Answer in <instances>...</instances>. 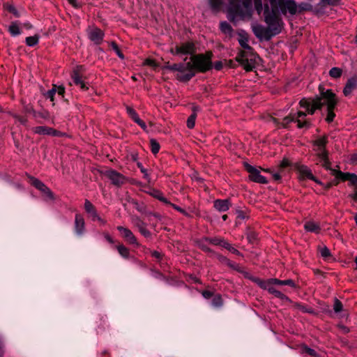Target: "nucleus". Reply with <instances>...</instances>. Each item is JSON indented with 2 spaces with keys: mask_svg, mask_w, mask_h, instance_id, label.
Here are the masks:
<instances>
[{
  "mask_svg": "<svg viewBox=\"0 0 357 357\" xmlns=\"http://www.w3.org/2000/svg\"><path fill=\"white\" fill-rule=\"evenodd\" d=\"M270 6L265 3L264 6V14H267L268 19L274 20L283 27L282 19L280 14L286 15L289 13L294 15L297 13V5L294 0H268Z\"/></svg>",
  "mask_w": 357,
  "mask_h": 357,
  "instance_id": "f257e3e1",
  "label": "nucleus"
},
{
  "mask_svg": "<svg viewBox=\"0 0 357 357\" xmlns=\"http://www.w3.org/2000/svg\"><path fill=\"white\" fill-rule=\"evenodd\" d=\"M252 2L257 13L260 15L264 10L261 0H229L227 18L231 22H234L237 17L241 18L252 12Z\"/></svg>",
  "mask_w": 357,
  "mask_h": 357,
  "instance_id": "f03ea898",
  "label": "nucleus"
},
{
  "mask_svg": "<svg viewBox=\"0 0 357 357\" xmlns=\"http://www.w3.org/2000/svg\"><path fill=\"white\" fill-rule=\"evenodd\" d=\"M270 17L267 14H264V21L268 25L264 27L261 24H257L252 26V31L255 36L260 40H270L273 36L281 33L283 27L276 22L274 20L268 19Z\"/></svg>",
  "mask_w": 357,
  "mask_h": 357,
  "instance_id": "7ed1b4c3",
  "label": "nucleus"
},
{
  "mask_svg": "<svg viewBox=\"0 0 357 357\" xmlns=\"http://www.w3.org/2000/svg\"><path fill=\"white\" fill-rule=\"evenodd\" d=\"M212 56L213 53L211 51H207L204 54L192 55V59L195 61L194 66L197 73H205L212 69Z\"/></svg>",
  "mask_w": 357,
  "mask_h": 357,
  "instance_id": "20e7f679",
  "label": "nucleus"
},
{
  "mask_svg": "<svg viewBox=\"0 0 357 357\" xmlns=\"http://www.w3.org/2000/svg\"><path fill=\"white\" fill-rule=\"evenodd\" d=\"M257 54L245 50H241L236 56V61L246 72L252 71L257 65Z\"/></svg>",
  "mask_w": 357,
  "mask_h": 357,
  "instance_id": "39448f33",
  "label": "nucleus"
},
{
  "mask_svg": "<svg viewBox=\"0 0 357 357\" xmlns=\"http://www.w3.org/2000/svg\"><path fill=\"white\" fill-rule=\"evenodd\" d=\"M319 94L314 98L319 99L321 102L322 107L326 105L327 107H337L338 104V98L337 95L332 89H326L323 85L319 86Z\"/></svg>",
  "mask_w": 357,
  "mask_h": 357,
  "instance_id": "423d86ee",
  "label": "nucleus"
},
{
  "mask_svg": "<svg viewBox=\"0 0 357 357\" xmlns=\"http://www.w3.org/2000/svg\"><path fill=\"white\" fill-rule=\"evenodd\" d=\"M243 167L245 171L249 173V179L257 183L266 184L268 183V180L261 174L260 171L249 163L245 162Z\"/></svg>",
  "mask_w": 357,
  "mask_h": 357,
  "instance_id": "0eeeda50",
  "label": "nucleus"
},
{
  "mask_svg": "<svg viewBox=\"0 0 357 357\" xmlns=\"http://www.w3.org/2000/svg\"><path fill=\"white\" fill-rule=\"evenodd\" d=\"M173 55L190 54L194 55L196 52V47L193 42L188 41L176 45L174 48L169 50Z\"/></svg>",
  "mask_w": 357,
  "mask_h": 357,
  "instance_id": "6e6552de",
  "label": "nucleus"
},
{
  "mask_svg": "<svg viewBox=\"0 0 357 357\" xmlns=\"http://www.w3.org/2000/svg\"><path fill=\"white\" fill-rule=\"evenodd\" d=\"M195 61L192 59V55L190 56V61L185 63V68L186 70L185 74L176 75V79L181 82H188L192 77H194L197 73L195 67L194 66Z\"/></svg>",
  "mask_w": 357,
  "mask_h": 357,
  "instance_id": "1a4fd4ad",
  "label": "nucleus"
},
{
  "mask_svg": "<svg viewBox=\"0 0 357 357\" xmlns=\"http://www.w3.org/2000/svg\"><path fill=\"white\" fill-rule=\"evenodd\" d=\"M28 178H29V182L31 185L44 193L50 199L54 200L55 199L54 195L50 188L40 180L31 175H28Z\"/></svg>",
  "mask_w": 357,
  "mask_h": 357,
  "instance_id": "9d476101",
  "label": "nucleus"
},
{
  "mask_svg": "<svg viewBox=\"0 0 357 357\" xmlns=\"http://www.w3.org/2000/svg\"><path fill=\"white\" fill-rule=\"evenodd\" d=\"M328 143V135H324L323 136L317 138V139L312 142V144L315 148L313 149L317 152L316 155L319 158L322 154L329 153L326 149V146Z\"/></svg>",
  "mask_w": 357,
  "mask_h": 357,
  "instance_id": "9b49d317",
  "label": "nucleus"
},
{
  "mask_svg": "<svg viewBox=\"0 0 357 357\" xmlns=\"http://www.w3.org/2000/svg\"><path fill=\"white\" fill-rule=\"evenodd\" d=\"M293 167L298 173V180L304 181L305 179H314V175L312 170L305 165L301 162L294 163Z\"/></svg>",
  "mask_w": 357,
  "mask_h": 357,
  "instance_id": "f8f14e48",
  "label": "nucleus"
},
{
  "mask_svg": "<svg viewBox=\"0 0 357 357\" xmlns=\"http://www.w3.org/2000/svg\"><path fill=\"white\" fill-rule=\"evenodd\" d=\"M105 174L112 183L117 187H121L127 181V178L124 175L114 169H109Z\"/></svg>",
  "mask_w": 357,
  "mask_h": 357,
  "instance_id": "ddd939ff",
  "label": "nucleus"
},
{
  "mask_svg": "<svg viewBox=\"0 0 357 357\" xmlns=\"http://www.w3.org/2000/svg\"><path fill=\"white\" fill-rule=\"evenodd\" d=\"M87 34L89 40L96 45H100L105 36V33L98 27H93L87 30Z\"/></svg>",
  "mask_w": 357,
  "mask_h": 357,
  "instance_id": "4468645a",
  "label": "nucleus"
},
{
  "mask_svg": "<svg viewBox=\"0 0 357 357\" xmlns=\"http://www.w3.org/2000/svg\"><path fill=\"white\" fill-rule=\"evenodd\" d=\"M116 229L126 242L131 245H139L137 238L130 229L123 226H118Z\"/></svg>",
  "mask_w": 357,
  "mask_h": 357,
  "instance_id": "2eb2a0df",
  "label": "nucleus"
},
{
  "mask_svg": "<svg viewBox=\"0 0 357 357\" xmlns=\"http://www.w3.org/2000/svg\"><path fill=\"white\" fill-rule=\"evenodd\" d=\"M357 89V74H354L349 77L343 89V94L344 96H349L352 92Z\"/></svg>",
  "mask_w": 357,
  "mask_h": 357,
  "instance_id": "dca6fc26",
  "label": "nucleus"
},
{
  "mask_svg": "<svg viewBox=\"0 0 357 357\" xmlns=\"http://www.w3.org/2000/svg\"><path fill=\"white\" fill-rule=\"evenodd\" d=\"M84 70L85 68L83 65H77L73 68L70 77L75 85L80 84V81L83 79V73Z\"/></svg>",
  "mask_w": 357,
  "mask_h": 357,
  "instance_id": "f3484780",
  "label": "nucleus"
},
{
  "mask_svg": "<svg viewBox=\"0 0 357 357\" xmlns=\"http://www.w3.org/2000/svg\"><path fill=\"white\" fill-rule=\"evenodd\" d=\"M231 206V203L229 199H217L213 202V207L219 212L227 211Z\"/></svg>",
  "mask_w": 357,
  "mask_h": 357,
  "instance_id": "a211bd4d",
  "label": "nucleus"
},
{
  "mask_svg": "<svg viewBox=\"0 0 357 357\" xmlns=\"http://www.w3.org/2000/svg\"><path fill=\"white\" fill-rule=\"evenodd\" d=\"M75 231L79 236L82 235L85 231V221L83 216L79 213L75 215Z\"/></svg>",
  "mask_w": 357,
  "mask_h": 357,
  "instance_id": "6ab92c4d",
  "label": "nucleus"
},
{
  "mask_svg": "<svg viewBox=\"0 0 357 357\" xmlns=\"http://www.w3.org/2000/svg\"><path fill=\"white\" fill-rule=\"evenodd\" d=\"M162 68L172 72H178L177 75H183L185 74L186 73L184 63L169 64V63L167 62Z\"/></svg>",
  "mask_w": 357,
  "mask_h": 357,
  "instance_id": "aec40b11",
  "label": "nucleus"
},
{
  "mask_svg": "<svg viewBox=\"0 0 357 357\" xmlns=\"http://www.w3.org/2000/svg\"><path fill=\"white\" fill-rule=\"evenodd\" d=\"M252 281L256 283L260 288L264 290H267L269 294L274 288L271 278L268 280H263L259 278H255L252 279Z\"/></svg>",
  "mask_w": 357,
  "mask_h": 357,
  "instance_id": "412c9836",
  "label": "nucleus"
},
{
  "mask_svg": "<svg viewBox=\"0 0 357 357\" xmlns=\"http://www.w3.org/2000/svg\"><path fill=\"white\" fill-rule=\"evenodd\" d=\"M235 214L236 215L237 221L248 220L250 216V211L245 207H238L235 209Z\"/></svg>",
  "mask_w": 357,
  "mask_h": 357,
  "instance_id": "4be33fe9",
  "label": "nucleus"
},
{
  "mask_svg": "<svg viewBox=\"0 0 357 357\" xmlns=\"http://www.w3.org/2000/svg\"><path fill=\"white\" fill-rule=\"evenodd\" d=\"M208 2L210 9L215 14L220 13L225 5L224 0H208Z\"/></svg>",
  "mask_w": 357,
  "mask_h": 357,
  "instance_id": "5701e85b",
  "label": "nucleus"
},
{
  "mask_svg": "<svg viewBox=\"0 0 357 357\" xmlns=\"http://www.w3.org/2000/svg\"><path fill=\"white\" fill-rule=\"evenodd\" d=\"M192 113L188 116L187 119V127L189 129H192L195 126V120L197 119V112L199 110V107L197 105H194L192 108Z\"/></svg>",
  "mask_w": 357,
  "mask_h": 357,
  "instance_id": "b1692460",
  "label": "nucleus"
},
{
  "mask_svg": "<svg viewBox=\"0 0 357 357\" xmlns=\"http://www.w3.org/2000/svg\"><path fill=\"white\" fill-rule=\"evenodd\" d=\"M304 229L307 231L313 232L315 234H319L321 230L320 225L314 221L306 222L304 225Z\"/></svg>",
  "mask_w": 357,
  "mask_h": 357,
  "instance_id": "393cba45",
  "label": "nucleus"
},
{
  "mask_svg": "<svg viewBox=\"0 0 357 357\" xmlns=\"http://www.w3.org/2000/svg\"><path fill=\"white\" fill-rule=\"evenodd\" d=\"M84 209L85 211L90 214L92 220H96V217H98V212L95 206L88 199H85L84 202Z\"/></svg>",
  "mask_w": 357,
  "mask_h": 357,
  "instance_id": "a878e982",
  "label": "nucleus"
},
{
  "mask_svg": "<svg viewBox=\"0 0 357 357\" xmlns=\"http://www.w3.org/2000/svg\"><path fill=\"white\" fill-rule=\"evenodd\" d=\"M195 243L197 246L203 252L206 253L215 254V252L208 246L207 243H208L206 240H205V236L197 240Z\"/></svg>",
  "mask_w": 357,
  "mask_h": 357,
  "instance_id": "bb28decb",
  "label": "nucleus"
},
{
  "mask_svg": "<svg viewBox=\"0 0 357 357\" xmlns=\"http://www.w3.org/2000/svg\"><path fill=\"white\" fill-rule=\"evenodd\" d=\"M146 193L165 204H170V202L164 197L163 193L159 190L153 189L150 192H146Z\"/></svg>",
  "mask_w": 357,
  "mask_h": 357,
  "instance_id": "cd10ccee",
  "label": "nucleus"
},
{
  "mask_svg": "<svg viewBox=\"0 0 357 357\" xmlns=\"http://www.w3.org/2000/svg\"><path fill=\"white\" fill-rule=\"evenodd\" d=\"M52 130V128L43 126H36L33 128L34 133L42 135H51Z\"/></svg>",
  "mask_w": 357,
  "mask_h": 357,
  "instance_id": "c85d7f7f",
  "label": "nucleus"
},
{
  "mask_svg": "<svg viewBox=\"0 0 357 357\" xmlns=\"http://www.w3.org/2000/svg\"><path fill=\"white\" fill-rule=\"evenodd\" d=\"M18 21L12 22L8 26V31L12 36H16L21 33V29Z\"/></svg>",
  "mask_w": 357,
  "mask_h": 357,
  "instance_id": "c756f323",
  "label": "nucleus"
},
{
  "mask_svg": "<svg viewBox=\"0 0 357 357\" xmlns=\"http://www.w3.org/2000/svg\"><path fill=\"white\" fill-rule=\"evenodd\" d=\"M322 109L321 102L319 101V99L315 98L314 97V100L312 102V105L306 111L307 114L312 115L315 113L317 110H321Z\"/></svg>",
  "mask_w": 357,
  "mask_h": 357,
  "instance_id": "7c9ffc66",
  "label": "nucleus"
},
{
  "mask_svg": "<svg viewBox=\"0 0 357 357\" xmlns=\"http://www.w3.org/2000/svg\"><path fill=\"white\" fill-rule=\"evenodd\" d=\"M205 240L208 241V243L212 244L213 245H219L223 248V245L226 243V240L221 237H207L205 236Z\"/></svg>",
  "mask_w": 357,
  "mask_h": 357,
  "instance_id": "2f4dec72",
  "label": "nucleus"
},
{
  "mask_svg": "<svg viewBox=\"0 0 357 357\" xmlns=\"http://www.w3.org/2000/svg\"><path fill=\"white\" fill-rule=\"evenodd\" d=\"M295 122L297 123L298 128L309 129L312 126L311 121L305 118H295Z\"/></svg>",
  "mask_w": 357,
  "mask_h": 357,
  "instance_id": "473e14b6",
  "label": "nucleus"
},
{
  "mask_svg": "<svg viewBox=\"0 0 357 357\" xmlns=\"http://www.w3.org/2000/svg\"><path fill=\"white\" fill-rule=\"evenodd\" d=\"M246 238L249 243L251 244H257L259 241L258 234L255 231L252 229H248L247 231Z\"/></svg>",
  "mask_w": 357,
  "mask_h": 357,
  "instance_id": "72a5a7b5",
  "label": "nucleus"
},
{
  "mask_svg": "<svg viewBox=\"0 0 357 357\" xmlns=\"http://www.w3.org/2000/svg\"><path fill=\"white\" fill-rule=\"evenodd\" d=\"M22 104L23 105L22 112L25 114H33L34 117H36V111L34 109L33 106L31 103L26 104L23 100H22Z\"/></svg>",
  "mask_w": 357,
  "mask_h": 357,
  "instance_id": "f704fd0d",
  "label": "nucleus"
},
{
  "mask_svg": "<svg viewBox=\"0 0 357 357\" xmlns=\"http://www.w3.org/2000/svg\"><path fill=\"white\" fill-rule=\"evenodd\" d=\"M116 250L119 255L125 258L128 259L130 257V250L123 244H119L116 246Z\"/></svg>",
  "mask_w": 357,
  "mask_h": 357,
  "instance_id": "c9c22d12",
  "label": "nucleus"
},
{
  "mask_svg": "<svg viewBox=\"0 0 357 357\" xmlns=\"http://www.w3.org/2000/svg\"><path fill=\"white\" fill-rule=\"evenodd\" d=\"M335 108H336V107H326L327 114H326L325 121L328 123H331L334 121L335 116H336V114L335 113Z\"/></svg>",
  "mask_w": 357,
  "mask_h": 357,
  "instance_id": "e433bc0d",
  "label": "nucleus"
},
{
  "mask_svg": "<svg viewBox=\"0 0 357 357\" xmlns=\"http://www.w3.org/2000/svg\"><path fill=\"white\" fill-rule=\"evenodd\" d=\"M220 29L225 34L231 35L233 32L232 26L226 21L220 23Z\"/></svg>",
  "mask_w": 357,
  "mask_h": 357,
  "instance_id": "4c0bfd02",
  "label": "nucleus"
},
{
  "mask_svg": "<svg viewBox=\"0 0 357 357\" xmlns=\"http://www.w3.org/2000/svg\"><path fill=\"white\" fill-rule=\"evenodd\" d=\"M313 100L314 98H303L298 104L301 107L305 109V111H307L312 105Z\"/></svg>",
  "mask_w": 357,
  "mask_h": 357,
  "instance_id": "58836bf2",
  "label": "nucleus"
},
{
  "mask_svg": "<svg viewBox=\"0 0 357 357\" xmlns=\"http://www.w3.org/2000/svg\"><path fill=\"white\" fill-rule=\"evenodd\" d=\"M40 36L38 34H35L32 36H28L25 39V42L27 46L33 47L38 44Z\"/></svg>",
  "mask_w": 357,
  "mask_h": 357,
  "instance_id": "ea45409f",
  "label": "nucleus"
},
{
  "mask_svg": "<svg viewBox=\"0 0 357 357\" xmlns=\"http://www.w3.org/2000/svg\"><path fill=\"white\" fill-rule=\"evenodd\" d=\"M270 294H273L275 297L278 298L283 301L291 302V300L287 295L284 294L275 288L272 289Z\"/></svg>",
  "mask_w": 357,
  "mask_h": 357,
  "instance_id": "a19ab883",
  "label": "nucleus"
},
{
  "mask_svg": "<svg viewBox=\"0 0 357 357\" xmlns=\"http://www.w3.org/2000/svg\"><path fill=\"white\" fill-rule=\"evenodd\" d=\"M130 202L134 206L137 211L144 213L146 212V206L144 203H139L137 200L132 199Z\"/></svg>",
  "mask_w": 357,
  "mask_h": 357,
  "instance_id": "79ce46f5",
  "label": "nucleus"
},
{
  "mask_svg": "<svg viewBox=\"0 0 357 357\" xmlns=\"http://www.w3.org/2000/svg\"><path fill=\"white\" fill-rule=\"evenodd\" d=\"M301 349L303 353H305L312 357H321L320 355L314 349L310 348L306 344H302Z\"/></svg>",
  "mask_w": 357,
  "mask_h": 357,
  "instance_id": "37998d69",
  "label": "nucleus"
},
{
  "mask_svg": "<svg viewBox=\"0 0 357 357\" xmlns=\"http://www.w3.org/2000/svg\"><path fill=\"white\" fill-rule=\"evenodd\" d=\"M328 155L329 153L322 154V155L319 158L323 161L322 167L326 170L331 169V162L329 160Z\"/></svg>",
  "mask_w": 357,
  "mask_h": 357,
  "instance_id": "c03bdc74",
  "label": "nucleus"
},
{
  "mask_svg": "<svg viewBox=\"0 0 357 357\" xmlns=\"http://www.w3.org/2000/svg\"><path fill=\"white\" fill-rule=\"evenodd\" d=\"M3 7L8 12L13 14V15L15 17H19L20 16V13L17 11L16 8L13 4H10L8 3H6L3 4Z\"/></svg>",
  "mask_w": 357,
  "mask_h": 357,
  "instance_id": "a18cd8bd",
  "label": "nucleus"
},
{
  "mask_svg": "<svg viewBox=\"0 0 357 357\" xmlns=\"http://www.w3.org/2000/svg\"><path fill=\"white\" fill-rule=\"evenodd\" d=\"M150 147H151V151L152 153L155 155L159 152L160 149V145L156 139H150Z\"/></svg>",
  "mask_w": 357,
  "mask_h": 357,
  "instance_id": "49530a36",
  "label": "nucleus"
},
{
  "mask_svg": "<svg viewBox=\"0 0 357 357\" xmlns=\"http://www.w3.org/2000/svg\"><path fill=\"white\" fill-rule=\"evenodd\" d=\"M330 77L337 79L340 78L342 75V70L337 67L332 68L328 73Z\"/></svg>",
  "mask_w": 357,
  "mask_h": 357,
  "instance_id": "de8ad7c7",
  "label": "nucleus"
},
{
  "mask_svg": "<svg viewBox=\"0 0 357 357\" xmlns=\"http://www.w3.org/2000/svg\"><path fill=\"white\" fill-rule=\"evenodd\" d=\"M212 305L215 307H220L223 305V300L222 296L219 294L213 296Z\"/></svg>",
  "mask_w": 357,
  "mask_h": 357,
  "instance_id": "09e8293b",
  "label": "nucleus"
},
{
  "mask_svg": "<svg viewBox=\"0 0 357 357\" xmlns=\"http://www.w3.org/2000/svg\"><path fill=\"white\" fill-rule=\"evenodd\" d=\"M126 112L135 123L137 121V119H140L137 112L132 107L126 106Z\"/></svg>",
  "mask_w": 357,
  "mask_h": 357,
  "instance_id": "8fccbe9b",
  "label": "nucleus"
},
{
  "mask_svg": "<svg viewBox=\"0 0 357 357\" xmlns=\"http://www.w3.org/2000/svg\"><path fill=\"white\" fill-rule=\"evenodd\" d=\"M312 6L308 3H301L297 6V13H303L304 11H311Z\"/></svg>",
  "mask_w": 357,
  "mask_h": 357,
  "instance_id": "3c124183",
  "label": "nucleus"
},
{
  "mask_svg": "<svg viewBox=\"0 0 357 357\" xmlns=\"http://www.w3.org/2000/svg\"><path fill=\"white\" fill-rule=\"evenodd\" d=\"M295 122V116H291V114L285 116L282 119V122L281 123V126L284 128H287L288 126L290 123Z\"/></svg>",
  "mask_w": 357,
  "mask_h": 357,
  "instance_id": "603ef678",
  "label": "nucleus"
},
{
  "mask_svg": "<svg viewBox=\"0 0 357 357\" xmlns=\"http://www.w3.org/2000/svg\"><path fill=\"white\" fill-rule=\"evenodd\" d=\"M223 248L236 255L241 257L243 256L241 252H240L237 249L231 246V245L227 241H226V243L223 245Z\"/></svg>",
  "mask_w": 357,
  "mask_h": 357,
  "instance_id": "864d4df0",
  "label": "nucleus"
},
{
  "mask_svg": "<svg viewBox=\"0 0 357 357\" xmlns=\"http://www.w3.org/2000/svg\"><path fill=\"white\" fill-rule=\"evenodd\" d=\"M111 47L112 48V50L116 52V54L118 55V56L121 59H124V54H123L122 51L121 50V49L119 48L118 44L114 42V41H112L111 43Z\"/></svg>",
  "mask_w": 357,
  "mask_h": 357,
  "instance_id": "5fc2aeb1",
  "label": "nucleus"
},
{
  "mask_svg": "<svg viewBox=\"0 0 357 357\" xmlns=\"http://www.w3.org/2000/svg\"><path fill=\"white\" fill-rule=\"evenodd\" d=\"M56 92V85L53 84L52 89L47 91V93L45 94V96L47 98H49L52 102H54V96Z\"/></svg>",
  "mask_w": 357,
  "mask_h": 357,
  "instance_id": "6e6d98bb",
  "label": "nucleus"
},
{
  "mask_svg": "<svg viewBox=\"0 0 357 357\" xmlns=\"http://www.w3.org/2000/svg\"><path fill=\"white\" fill-rule=\"evenodd\" d=\"M137 167L140 169L141 172L144 174L143 178L146 179L149 183L150 182V176L148 174V171L146 169H145L142 162H137Z\"/></svg>",
  "mask_w": 357,
  "mask_h": 357,
  "instance_id": "4d7b16f0",
  "label": "nucleus"
},
{
  "mask_svg": "<svg viewBox=\"0 0 357 357\" xmlns=\"http://www.w3.org/2000/svg\"><path fill=\"white\" fill-rule=\"evenodd\" d=\"M333 310L336 313L340 312L343 310L342 302L337 298L334 299Z\"/></svg>",
  "mask_w": 357,
  "mask_h": 357,
  "instance_id": "13d9d810",
  "label": "nucleus"
},
{
  "mask_svg": "<svg viewBox=\"0 0 357 357\" xmlns=\"http://www.w3.org/2000/svg\"><path fill=\"white\" fill-rule=\"evenodd\" d=\"M349 176H351L350 172H343L340 171L335 178L338 179L339 181H346L349 179Z\"/></svg>",
  "mask_w": 357,
  "mask_h": 357,
  "instance_id": "bf43d9fd",
  "label": "nucleus"
},
{
  "mask_svg": "<svg viewBox=\"0 0 357 357\" xmlns=\"http://www.w3.org/2000/svg\"><path fill=\"white\" fill-rule=\"evenodd\" d=\"M319 252L321 256L324 259L331 256L330 250L325 245L324 247L319 248Z\"/></svg>",
  "mask_w": 357,
  "mask_h": 357,
  "instance_id": "052dcab7",
  "label": "nucleus"
},
{
  "mask_svg": "<svg viewBox=\"0 0 357 357\" xmlns=\"http://www.w3.org/2000/svg\"><path fill=\"white\" fill-rule=\"evenodd\" d=\"M167 204L171 206L174 209L180 212L185 217H190V215L185 210H184L183 208H182L181 207H180L178 206H177L176 204H173L171 202H170V204Z\"/></svg>",
  "mask_w": 357,
  "mask_h": 357,
  "instance_id": "680f3d73",
  "label": "nucleus"
},
{
  "mask_svg": "<svg viewBox=\"0 0 357 357\" xmlns=\"http://www.w3.org/2000/svg\"><path fill=\"white\" fill-rule=\"evenodd\" d=\"M37 116L47 120L50 118V113L47 109H43L40 112H36V117Z\"/></svg>",
  "mask_w": 357,
  "mask_h": 357,
  "instance_id": "e2e57ef3",
  "label": "nucleus"
},
{
  "mask_svg": "<svg viewBox=\"0 0 357 357\" xmlns=\"http://www.w3.org/2000/svg\"><path fill=\"white\" fill-rule=\"evenodd\" d=\"M51 136L59 137H70V135H68L66 132L59 131L53 128H52Z\"/></svg>",
  "mask_w": 357,
  "mask_h": 357,
  "instance_id": "0e129e2a",
  "label": "nucleus"
},
{
  "mask_svg": "<svg viewBox=\"0 0 357 357\" xmlns=\"http://www.w3.org/2000/svg\"><path fill=\"white\" fill-rule=\"evenodd\" d=\"M133 222L134 225L138 228V230H139L140 228L146 226V224L139 217L134 218Z\"/></svg>",
  "mask_w": 357,
  "mask_h": 357,
  "instance_id": "69168bd1",
  "label": "nucleus"
},
{
  "mask_svg": "<svg viewBox=\"0 0 357 357\" xmlns=\"http://www.w3.org/2000/svg\"><path fill=\"white\" fill-rule=\"evenodd\" d=\"M143 64L144 66H151L155 68L158 67V63L156 62V61L155 59H150V58L146 59L144 60Z\"/></svg>",
  "mask_w": 357,
  "mask_h": 357,
  "instance_id": "338daca9",
  "label": "nucleus"
},
{
  "mask_svg": "<svg viewBox=\"0 0 357 357\" xmlns=\"http://www.w3.org/2000/svg\"><path fill=\"white\" fill-rule=\"evenodd\" d=\"M351 176H349V185H353L354 188H357V175L354 173H351Z\"/></svg>",
  "mask_w": 357,
  "mask_h": 357,
  "instance_id": "774afa93",
  "label": "nucleus"
}]
</instances>
